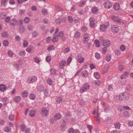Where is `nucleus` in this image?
Here are the masks:
<instances>
[{
	"label": "nucleus",
	"instance_id": "obj_22",
	"mask_svg": "<svg viewBox=\"0 0 133 133\" xmlns=\"http://www.w3.org/2000/svg\"><path fill=\"white\" fill-rule=\"evenodd\" d=\"M32 36L33 38L36 37L38 35V32L36 31H34L32 33Z\"/></svg>",
	"mask_w": 133,
	"mask_h": 133
},
{
	"label": "nucleus",
	"instance_id": "obj_34",
	"mask_svg": "<svg viewBox=\"0 0 133 133\" xmlns=\"http://www.w3.org/2000/svg\"><path fill=\"white\" fill-rule=\"evenodd\" d=\"M120 48L121 51H123L125 50L126 47L124 45L122 44L120 46Z\"/></svg>",
	"mask_w": 133,
	"mask_h": 133
},
{
	"label": "nucleus",
	"instance_id": "obj_52",
	"mask_svg": "<svg viewBox=\"0 0 133 133\" xmlns=\"http://www.w3.org/2000/svg\"><path fill=\"white\" fill-rule=\"evenodd\" d=\"M14 115H9L8 116L9 119L11 121L13 120L14 118Z\"/></svg>",
	"mask_w": 133,
	"mask_h": 133
},
{
	"label": "nucleus",
	"instance_id": "obj_14",
	"mask_svg": "<svg viewBox=\"0 0 133 133\" xmlns=\"http://www.w3.org/2000/svg\"><path fill=\"white\" fill-rule=\"evenodd\" d=\"M19 30L20 32L23 33L25 32V29L24 26L21 25L19 26Z\"/></svg>",
	"mask_w": 133,
	"mask_h": 133
},
{
	"label": "nucleus",
	"instance_id": "obj_49",
	"mask_svg": "<svg viewBox=\"0 0 133 133\" xmlns=\"http://www.w3.org/2000/svg\"><path fill=\"white\" fill-rule=\"evenodd\" d=\"M74 36L76 38H79L80 36V33L78 31H77L75 33Z\"/></svg>",
	"mask_w": 133,
	"mask_h": 133
},
{
	"label": "nucleus",
	"instance_id": "obj_46",
	"mask_svg": "<svg viewBox=\"0 0 133 133\" xmlns=\"http://www.w3.org/2000/svg\"><path fill=\"white\" fill-rule=\"evenodd\" d=\"M28 45V42L26 40H24L23 42V45L24 47H25L27 46Z\"/></svg>",
	"mask_w": 133,
	"mask_h": 133
},
{
	"label": "nucleus",
	"instance_id": "obj_50",
	"mask_svg": "<svg viewBox=\"0 0 133 133\" xmlns=\"http://www.w3.org/2000/svg\"><path fill=\"white\" fill-rule=\"evenodd\" d=\"M56 9L58 11H60L62 12L63 11L62 8L60 6H57L56 7Z\"/></svg>",
	"mask_w": 133,
	"mask_h": 133
},
{
	"label": "nucleus",
	"instance_id": "obj_16",
	"mask_svg": "<svg viewBox=\"0 0 133 133\" xmlns=\"http://www.w3.org/2000/svg\"><path fill=\"white\" fill-rule=\"evenodd\" d=\"M17 22V21L15 19H12L11 20L10 25L13 26L15 25H16Z\"/></svg>",
	"mask_w": 133,
	"mask_h": 133
},
{
	"label": "nucleus",
	"instance_id": "obj_39",
	"mask_svg": "<svg viewBox=\"0 0 133 133\" xmlns=\"http://www.w3.org/2000/svg\"><path fill=\"white\" fill-rule=\"evenodd\" d=\"M10 17L8 16L6 17L5 20V22L7 23H10Z\"/></svg>",
	"mask_w": 133,
	"mask_h": 133
},
{
	"label": "nucleus",
	"instance_id": "obj_4",
	"mask_svg": "<svg viewBox=\"0 0 133 133\" xmlns=\"http://www.w3.org/2000/svg\"><path fill=\"white\" fill-rule=\"evenodd\" d=\"M103 5L105 8L107 9H110L112 6V3L109 0L106 1L103 3Z\"/></svg>",
	"mask_w": 133,
	"mask_h": 133
},
{
	"label": "nucleus",
	"instance_id": "obj_29",
	"mask_svg": "<svg viewBox=\"0 0 133 133\" xmlns=\"http://www.w3.org/2000/svg\"><path fill=\"white\" fill-rule=\"evenodd\" d=\"M115 127L116 129H120L121 124L119 123H115Z\"/></svg>",
	"mask_w": 133,
	"mask_h": 133
},
{
	"label": "nucleus",
	"instance_id": "obj_23",
	"mask_svg": "<svg viewBox=\"0 0 133 133\" xmlns=\"http://www.w3.org/2000/svg\"><path fill=\"white\" fill-rule=\"evenodd\" d=\"M122 94L124 98L125 99H127L129 98V95L127 92H124Z\"/></svg>",
	"mask_w": 133,
	"mask_h": 133
},
{
	"label": "nucleus",
	"instance_id": "obj_26",
	"mask_svg": "<svg viewBox=\"0 0 133 133\" xmlns=\"http://www.w3.org/2000/svg\"><path fill=\"white\" fill-rule=\"evenodd\" d=\"M35 111L34 110H31L30 111L29 115L32 117H34L35 116Z\"/></svg>",
	"mask_w": 133,
	"mask_h": 133
},
{
	"label": "nucleus",
	"instance_id": "obj_64",
	"mask_svg": "<svg viewBox=\"0 0 133 133\" xmlns=\"http://www.w3.org/2000/svg\"><path fill=\"white\" fill-rule=\"evenodd\" d=\"M111 133H121L119 131L117 130H113L111 131Z\"/></svg>",
	"mask_w": 133,
	"mask_h": 133
},
{
	"label": "nucleus",
	"instance_id": "obj_25",
	"mask_svg": "<svg viewBox=\"0 0 133 133\" xmlns=\"http://www.w3.org/2000/svg\"><path fill=\"white\" fill-rule=\"evenodd\" d=\"M29 98L32 100H34L36 98V96L34 94H31L29 95Z\"/></svg>",
	"mask_w": 133,
	"mask_h": 133
},
{
	"label": "nucleus",
	"instance_id": "obj_3",
	"mask_svg": "<svg viewBox=\"0 0 133 133\" xmlns=\"http://www.w3.org/2000/svg\"><path fill=\"white\" fill-rule=\"evenodd\" d=\"M49 112L47 108H43L42 109L41 114L43 116H47L49 115Z\"/></svg>",
	"mask_w": 133,
	"mask_h": 133
},
{
	"label": "nucleus",
	"instance_id": "obj_57",
	"mask_svg": "<svg viewBox=\"0 0 133 133\" xmlns=\"http://www.w3.org/2000/svg\"><path fill=\"white\" fill-rule=\"evenodd\" d=\"M27 29L31 31L33 29V27L32 25H28L27 26Z\"/></svg>",
	"mask_w": 133,
	"mask_h": 133
},
{
	"label": "nucleus",
	"instance_id": "obj_27",
	"mask_svg": "<svg viewBox=\"0 0 133 133\" xmlns=\"http://www.w3.org/2000/svg\"><path fill=\"white\" fill-rule=\"evenodd\" d=\"M4 130L6 132H9L11 131V129L9 127H6L4 128Z\"/></svg>",
	"mask_w": 133,
	"mask_h": 133
},
{
	"label": "nucleus",
	"instance_id": "obj_30",
	"mask_svg": "<svg viewBox=\"0 0 133 133\" xmlns=\"http://www.w3.org/2000/svg\"><path fill=\"white\" fill-rule=\"evenodd\" d=\"M90 36V35L89 34L87 33H85L84 35V39H89V38Z\"/></svg>",
	"mask_w": 133,
	"mask_h": 133
},
{
	"label": "nucleus",
	"instance_id": "obj_18",
	"mask_svg": "<svg viewBox=\"0 0 133 133\" xmlns=\"http://www.w3.org/2000/svg\"><path fill=\"white\" fill-rule=\"evenodd\" d=\"M25 54V52L24 51H20L18 53V55L21 57H24Z\"/></svg>",
	"mask_w": 133,
	"mask_h": 133
},
{
	"label": "nucleus",
	"instance_id": "obj_35",
	"mask_svg": "<svg viewBox=\"0 0 133 133\" xmlns=\"http://www.w3.org/2000/svg\"><path fill=\"white\" fill-rule=\"evenodd\" d=\"M48 83L50 85H51L52 84V79L50 78H48L47 80Z\"/></svg>",
	"mask_w": 133,
	"mask_h": 133
},
{
	"label": "nucleus",
	"instance_id": "obj_9",
	"mask_svg": "<svg viewBox=\"0 0 133 133\" xmlns=\"http://www.w3.org/2000/svg\"><path fill=\"white\" fill-rule=\"evenodd\" d=\"M59 35L62 41H64L66 39V37L64 35V34L63 32L61 31L59 32Z\"/></svg>",
	"mask_w": 133,
	"mask_h": 133
},
{
	"label": "nucleus",
	"instance_id": "obj_63",
	"mask_svg": "<svg viewBox=\"0 0 133 133\" xmlns=\"http://www.w3.org/2000/svg\"><path fill=\"white\" fill-rule=\"evenodd\" d=\"M7 36V33L6 32H3L2 34V36L5 37H6Z\"/></svg>",
	"mask_w": 133,
	"mask_h": 133
},
{
	"label": "nucleus",
	"instance_id": "obj_10",
	"mask_svg": "<svg viewBox=\"0 0 133 133\" xmlns=\"http://www.w3.org/2000/svg\"><path fill=\"white\" fill-rule=\"evenodd\" d=\"M89 85L88 84H85L83 87V89H81V92L82 93L86 91L87 89H88L89 88Z\"/></svg>",
	"mask_w": 133,
	"mask_h": 133
},
{
	"label": "nucleus",
	"instance_id": "obj_32",
	"mask_svg": "<svg viewBox=\"0 0 133 133\" xmlns=\"http://www.w3.org/2000/svg\"><path fill=\"white\" fill-rule=\"evenodd\" d=\"M68 20L69 23H72L74 21V19L71 16H68Z\"/></svg>",
	"mask_w": 133,
	"mask_h": 133
},
{
	"label": "nucleus",
	"instance_id": "obj_40",
	"mask_svg": "<svg viewBox=\"0 0 133 133\" xmlns=\"http://www.w3.org/2000/svg\"><path fill=\"white\" fill-rule=\"evenodd\" d=\"M8 55L12 57L14 55V53L11 50H9L7 52Z\"/></svg>",
	"mask_w": 133,
	"mask_h": 133
},
{
	"label": "nucleus",
	"instance_id": "obj_28",
	"mask_svg": "<svg viewBox=\"0 0 133 133\" xmlns=\"http://www.w3.org/2000/svg\"><path fill=\"white\" fill-rule=\"evenodd\" d=\"M24 21L25 23L28 24L29 22L30 19L28 17H26L24 18Z\"/></svg>",
	"mask_w": 133,
	"mask_h": 133
},
{
	"label": "nucleus",
	"instance_id": "obj_20",
	"mask_svg": "<svg viewBox=\"0 0 133 133\" xmlns=\"http://www.w3.org/2000/svg\"><path fill=\"white\" fill-rule=\"evenodd\" d=\"M62 117L61 115L59 113H57L54 116V117L56 120H58L60 119Z\"/></svg>",
	"mask_w": 133,
	"mask_h": 133
},
{
	"label": "nucleus",
	"instance_id": "obj_45",
	"mask_svg": "<svg viewBox=\"0 0 133 133\" xmlns=\"http://www.w3.org/2000/svg\"><path fill=\"white\" fill-rule=\"evenodd\" d=\"M20 128L21 130L23 132H24L25 128V125L23 124L20 125Z\"/></svg>",
	"mask_w": 133,
	"mask_h": 133
},
{
	"label": "nucleus",
	"instance_id": "obj_5",
	"mask_svg": "<svg viewBox=\"0 0 133 133\" xmlns=\"http://www.w3.org/2000/svg\"><path fill=\"white\" fill-rule=\"evenodd\" d=\"M119 28V26L117 25H113L112 26L111 30L112 32L116 34L118 32Z\"/></svg>",
	"mask_w": 133,
	"mask_h": 133
},
{
	"label": "nucleus",
	"instance_id": "obj_58",
	"mask_svg": "<svg viewBox=\"0 0 133 133\" xmlns=\"http://www.w3.org/2000/svg\"><path fill=\"white\" fill-rule=\"evenodd\" d=\"M106 121L109 123H110L112 122V120L110 117H108L106 119Z\"/></svg>",
	"mask_w": 133,
	"mask_h": 133
},
{
	"label": "nucleus",
	"instance_id": "obj_12",
	"mask_svg": "<svg viewBox=\"0 0 133 133\" xmlns=\"http://www.w3.org/2000/svg\"><path fill=\"white\" fill-rule=\"evenodd\" d=\"M59 34L57 35L54 36L52 38V42L54 43L56 42L59 38Z\"/></svg>",
	"mask_w": 133,
	"mask_h": 133
},
{
	"label": "nucleus",
	"instance_id": "obj_8",
	"mask_svg": "<svg viewBox=\"0 0 133 133\" xmlns=\"http://www.w3.org/2000/svg\"><path fill=\"white\" fill-rule=\"evenodd\" d=\"M111 44L110 41L109 39H107L105 40L103 45L104 46L108 47Z\"/></svg>",
	"mask_w": 133,
	"mask_h": 133
},
{
	"label": "nucleus",
	"instance_id": "obj_7",
	"mask_svg": "<svg viewBox=\"0 0 133 133\" xmlns=\"http://www.w3.org/2000/svg\"><path fill=\"white\" fill-rule=\"evenodd\" d=\"M90 25V27L93 28L95 26V23L93 17H90L89 19Z\"/></svg>",
	"mask_w": 133,
	"mask_h": 133
},
{
	"label": "nucleus",
	"instance_id": "obj_17",
	"mask_svg": "<svg viewBox=\"0 0 133 133\" xmlns=\"http://www.w3.org/2000/svg\"><path fill=\"white\" fill-rule=\"evenodd\" d=\"M6 88V86L3 84L0 85V90L2 91H4L5 90Z\"/></svg>",
	"mask_w": 133,
	"mask_h": 133
},
{
	"label": "nucleus",
	"instance_id": "obj_61",
	"mask_svg": "<svg viewBox=\"0 0 133 133\" xmlns=\"http://www.w3.org/2000/svg\"><path fill=\"white\" fill-rule=\"evenodd\" d=\"M88 128L90 130V133H91L92 129V126L91 125H87Z\"/></svg>",
	"mask_w": 133,
	"mask_h": 133
},
{
	"label": "nucleus",
	"instance_id": "obj_54",
	"mask_svg": "<svg viewBox=\"0 0 133 133\" xmlns=\"http://www.w3.org/2000/svg\"><path fill=\"white\" fill-rule=\"evenodd\" d=\"M85 4V1L81 2L79 4V6L80 7H82Z\"/></svg>",
	"mask_w": 133,
	"mask_h": 133
},
{
	"label": "nucleus",
	"instance_id": "obj_53",
	"mask_svg": "<svg viewBox=\"0 0 133 133\" xmlns=\"http://www.w3.org/2000/svg\"><path fill=\"white\" fill-rule=\"evenodd\" d=\"M95 57L97 59H99L101 57V55L98 53L96 52L95 53Z\"/></svg>",
	"mask_w": 133,
	"mask_h": 133
},
{
	"label": "nucleus",
	"instance_id": "obj_47",
	"mask_svg": "<svg viewBox=\"0 0 133 133\" xmlns=\"http://www.w3.org/2000/svg\"><path fill=\"white\" fill-rule=\"evenodd\" d=\"M3 45L5 46H8L9 44V42L5 40H4L3 41Z\"/></svg>",
	"mask_w": 133,
	"mask_h": 133
},
{
	"label": "nucleus",
	"instance_id": "obj_44",
	"mask_svg": "<svg viewBox=\"0 0 133 133\" xmlns=\"http://www.w3.org/2000/svg\"><path fill=\"white\" fill-rule=\"evenodd\" d=\"M55 49V47L53 45H51L47 48V50L49 51H50L52 50Z\"/></svg>",
	"mask_w": 133,
	"mask_h": 133
},
{
	"label": "nucleus",
	"instance_id": "obj_21",
	"mask_svg": "<svg viewBox=\"0 0 133 133\" xmlns=\"http://www.w3.org/2000/svg\"><path fill=\"white\" fill-rule=\"evenodd\" d=\"M88 72L87 71L85 70L83 71L81 75L83 76L87 77L88 76Z\"/></svg>",
	"mask_w": 133,
	"mask_h": 133
},
{
	"label": "nucleus",
	"instance_id": "obj_59",
	"mask_svg": "<svg viewBox=\"0 0 133 133\" xmlns=\"http://www.w3.org/2000/svg\"><path fill=\"white\" fill-rule=\"evenodd\" d=\"M101 83V81L97 80L96 81H95L94 84L97 85H100Z\"/></svg>",
	"mask_w": 133,
	"mask_h": 133
},
{
	"label": "nucleus",
	"instance_id": "obj_24",
	"mask_svg": "<svg viewBox=\"0 0 133 133\" xmlns=\"http://www.w3.org/2000/svg\"><path fill=\"white\" fill-rule=\"evenodd\" d=\"M94 75L95 78L96 79H98L100 78V75L98 72H95L94 73Z\"/></svg>",
	"mask_w": 133,
	"mask_h": 133
},
{
	"label": "nucleus",
	"instance_id": "obj_2",
	"mask_svg": "<svg viewBox=\"0 0 133 133\" xmlns=\"http://www.w3.org/2000/svg\"><path fill=\"white\" fill-rule=\"evenodd\" d=\"M37 80V77L35 76L30 77L27 79L26 82L28 83H32Z\"/></svg>",
	"mask_w": 133,
	"mask_h": 133
},
{
	"label": "nucleus",
	"instance_id": "obj_38",
	"mask_svg": "<svg viewBox=\"0 0 133 133\" xmlns=\"http://www.w3.org/2000/svg\"><path fill=\"white\" fill-rule=\"evenodd\" d=\"M123 116L126 117H129V115L127 111H125L123 113Z\"/></svg>",
	"mask_w": 133,
	"mask_h": 133
},
{
	"label": "nucleus",
	"instance_id": "obj_55",
	"mask_svg": "<svg viewBox=\"0 0 133 133\" xmlns=\"http://www.w3.org/2000/svg\"><path fill=\"white\" fill-rule=\"evenodd\" d=\"M118 70L121 71H122L124 69L123 66L122 65H119L118 68Z\"/></svg>",
	"mask_w": 133,
	"mask_h": 133
},
{
	"label": "nucleus",
	"instance_id": "obj_41",
	"mask_svg": "<svg viewBox=\"0 0 133 133\" xmlns=\"http://www.w3.org/2000/svg\"><path fill=\"white\" fill-rule=\"evenodd\" d=\"M45 59L46 62L48 63H49L51 61V57L50 56H47L46 58Z\"/></svg>",
	"mask_w": 133,
	"mask_h": 133
},
{
	"label": "nucleus",
	"instance_id": "obj_60",
	"mask_svg": "<svg viewBox=\"0 0 133 133\" xmlns=\"http://www.w3.org/2000/svg\"><path fill=\"white\" fill-rule=\"evenodd\" d=\"M115 54L116 55L118 56L120 54V51L118 50H115Z\"/></svg>",
	"mask_w": 133,
	"mask_h": 133
},
{
	"label": "nucleus",
	"instance_id": "obj_33",
	"mask_svg": "<svg viewBox=\"0 0 133 133\" xmlns=\"http://www.w3.org/2000/svg\"><path fill=\"white\" fill-rule=\"evenodd\" d=\"M6 15V13L5 12H2L0 14V18L1 19H3Z\"/></svg>",
	"mask_w": 133,
	"mask_h": 133
},
{
	"label": "nucleus",
	"instance_id": "obj_42",
	"mask_svg": "<svg viewBox=\"0 0 133 133\" xmlns=\"http://www.w3.org/2000/svg\"><path fill=\"white\" fill-rule=\"evenodd\" d=\"M81 29L82 32H85L87 30V28L85 26H82L81 28Z\"/></svg>",
	"mask_w": 133,
	"mask_h": 133
},
{
	"label": "nucleus",
	"instance_id": "obj_13",
	"mask_svg": "<svg viewBox=\"0 0 133 133\" xmlns=\"http://www.w3.org/2000/svg\"><path fill=\"white\" fill-rule=\"evenodd\" d=\"M113 8L116 11H118L119 10L120 5L118 3H116L113 6Z\"/></svg>",
	"mask_w": 133,
	"mask_h": 133
},
{
	"label": "nucleus",
	"instance_id": "obj_6",
	"mask_svg": "<svg viewBox=\"0 0 133 133\" xmlns=\"http://www.w3.org/2000/svg\"><path fill=\"white\" fill-rule=\"evenodd\" d=\"M77 61L80 63H83L84 60V57L81 56V55H77L76 57Z\"/></svg>",
	"mask_w": 133,
	"mask_h": 133
},
{
	"label": "nucleus",
	"instance_id": "obj_19",
	"mask_svg": "<svg viewBox=\"0 0 133 133\" xmlns=\"http://www.w3.org/2000/svg\"><path fill=\"white\" fill-rule=\"evenodd\" d=\"M98 10V8L96 7H93L91 9L92 12L94 14L97 13Z\"/></svg>",
	"mask_w": 133,
	"mask_h": 133
},
{
	"label": "nucleus",
	"instance_id": "obj_31",
	"mask_svg": "<svg viewBox=\"0 0 133 133\" xmlns=\"http://www.w3.org/2000/svg\"><path fill=\"white\" fill-rule=\"evenodd\" d=\"M41 12L42 14L44 15L47 14L48 13L47 10L45 9L42 10Z\"/></svg>",
	"mask_w": 133,
	"mask_h": 133
},
{
	"label": "nucleus",
	"instance_id": "obj_56",
	"mask_svg": "<svg viewBox=\"0 0 133 133\" xmlns=\"http://www.w3.org/2000/svg\"><path fill=\"white\" fill-rule=\"evenodd\" d=\"M32 48V46H29L26 49V51L28 52H30L31 51Z\"/></svg>",
	"mask_w": 133,
	"mask_h": 133
},
{
	"label": "nucleus",
	"instance_id": "obj_15",
	"mask_svg": "<svg viewBox=\"0 0 133 133\" xmlns=\"http://www.w3.org/2000/svg\"><path fill=\"white\" fill-rule=\"evenodd\" d=\"M14 99L15 102L16 103H17L20 101L21 100V97L20 96H17L15 97Z\"/></svg>",
	"mask_w": 133,
	"mask_h": 133
},
{
	"label": "nucleus",
	"instance_id": "obj_51",
	"mask_svg": "<svg viewBox=\"0 0 133 133\" xmlns=\"http://www.w3.org/2000/svg\"><path fill=\"white\" fill-rule=\"evenodd\" d=\"M62 99L60 97H58L57 99L56 102H57L58 103H59L61 102L62 101Z\"/></svg>",
	"mask_w": 133,
	"mask_h": 133
},
{
	"label": "nucleus",
	"instance_id": "obj_36",
	"mask_svg": "<svg viewBox=\"0 0 133 133\" xmlns=\"http://www.w3.org/2000/svg\"><path fill=\"white\" fill-rule=\"evenodd\" d=\"M22 95L23 97H26L28 95V93L27 92H25V91H24L22 92Z\"/></svg>",
	"mask_w": 133,
	"mask_h": 133
},
{
	"label": "nucleus",
	"instance_id": "obj_37",
	"mask_svg": "<svg viewBox=\"0 0 133 133\" xmlns=\"http://www.w3.org/2000/svg\"><path fill=\"white\" fill-rule=\"evenodd\" d=\"M50 71L51 72V74L52 75H54L56 74V70L54 69H50Z\"/></svg>",
	"mask_w": 133,
	"mask_h": 133
},
{
	"label": "nucleus",
	"instance_id": "obj_1",
	"mask_svg": "<svg viewBox=\"0 0 133 133\" xmlns=\"http://www.w3.org/2000/svg\"><path fill=\"white\" fill-rule=\"evenodd\" d=\"M109 26L110 24L108 22H105L104 24L100 25V29L103 31H105L107 30V28H109Z\"/></svg>",
	"mask_w": 133,
	"mask_h": 133
},
{
	"label": "nucleus",
	"instance_id": "obj_11",
	"mask_svg": "<svg viewBox=\"0 0 133 133\" xmlns=\"http://www.w3.org/2000/svg\"><path fill=\"white\" fill-rule=\"evenodd\" d=\"M66 64V62L65 61L63 60L61 61L59 63V67L61 69H62L64 67V65Z\"/></svg>",
	"mask_w": 133,
	"mask_h": 133
},
{
	"label": "nucleus",
	"instance_id": "obj_48",
	"mask_svg": "<svg viewBox=\"0 0 133 133\" xmlns=\"http://www.w3.org/2000/svg\"><path fill=\"white\" fill-rule=\"evenodd\" d=\"M72 57H69L67 59V65H69L72 60Z\"/></svg>",
	"mask_w": 133,
	"mask_h": 133
},
{
	"label": "nucleus",
	"instance_id": "obj_62",
	"mask_svg": "<svg viewBox=\"0 0 133 133\" xmlns=\"http://www.w3.org/2000/svg\"><path fill=\"white\" fill-rule=\"evenodd\" d=\"M111 59V56L110 55L107 56L106 58V60L107 61H109Z\"/></svg>",
	"mask_w": 133,
	"mask_h": 133
},
{
	"label": "nucleus",
	"instance_id": "obj_43",
	"mask_svg": "<svg viewBox=\"0 0 133 133\" xmlns=\"http://www.w3.org/2000/svg\"><path fill=\"white\" fill-rule=\"evenodd\" d=\"M56 120V119L54 117V118H50V123L52 124H53L55 122Z\"/></svg>",
	"mask_w": 133,
	"mask_h": 133
}]
</instances>
